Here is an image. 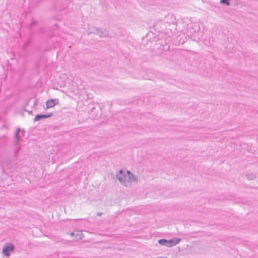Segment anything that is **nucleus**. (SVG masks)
<instances>
[{"instance_id": "nucleus-1", "label": "nucleus", "mask_w": 258, "mask_h": 258, "mask_svg": "<svg viewBox=\"0 0 258 258\" xmlns=\"http://www.w3.org/2000/svg\"><path fill=\"white\" fill-rule=\"evenodd\" d=\"M118 178L122 183L130 182L136 180V178L128 171L120 170L118 174Z\"/></svg>"}, {"instance_id": "nucleus-2", "label": "nucleus", "mask_w": 258, "mask_h": 258, "mask_svg": "<svg viewBox=\"0 0 258 258\" xmlns=\"http://www.w3.org/2000/svg\"><path fill=\"white\" fill-rule=\"evenodd\" d=\"M14 250V246L11 244H9L6 247L3 249V253L6 256L10 255L9 252H12Z\"/></svg>"}, {"instance_id": "nucleus-3", "label": "nucleus", "mask_w": 258, "mask_h": 258, "mask_svg": "<svg viewBox=\"0 0 258 258\" xmlns=\"http://www.w3.org/2000/svg\"><path fill=\"white\" fill-rule=\"evenodd\" d=\"M58 103V100L50 99L48 100L46 102V108H52L56 104H57Z\"/></svg>"}, {"instance_id": "nucleus-4", "label": "nucleus", "mask_w": 258, "mask_h": 258, "mask_svg": "<svg viewBox=\"0 0 258 258\" xmlns=\"http://www.w3.org/2000/svg\"><path fill=\"white\" fill-rule=\"evenodd\" d=\"M71 235L74 237V239L75 240H80V239H81L83 238V234H82V232L78 231H75L74 232L72 233L71 234Z\"/></svg>"}, {"instance_id": "nucleus-5", "label": "nucleus", "mask_w": 258, "mask_h": 258, "mask_svg": "<svg viewBox=\"0 0 258 258\" xmlns=\"http://www.w3.org/2000/svg\"><path fill=\"white\" fill-rule=\"evenodd\" d=\"M180 239L176 240H166V246L167 247H172L173 246L176 245L180 242Z\"/></svg>"}, {"instance_id": "nucleus-6", "label": "nucleus", "mask_w": 258, "mask_h": 258, "mask_svg": "<svg viewBox=\"0 0 258 258\" xmlns=\"http://www.w3.org/2000/svg\"><path fill=\"white\" fill-rule=\"evenodd\" d=\"M53 115V113H50L47 115H37L35 117L34 120L35 121H38L42 118H46L51 117Z\"/></svg>"}, {"instance_id": "nucleus-7", "label": "nucleus", "mask_w": 258, "mask_h": 258, "mask_svg": "<svg viewBox=\"0 0 258 258\" xmlns=\"http://www.w3.org/2000/svg\"><path fill=\"white\" fill-rule=\"evenodd\" d=\"M159 244L161 245H166V240L165 239H161L159 241Z\"/></svg>"}, {"instance_id": "nucleus-8", "label": "nucleus", "mask_w": 258, "mask_h": 258, "mask_svg": "<svg viewBox=\"0 0 258 258\" xmlns=\"http://www.w3.org/2000/svg\"><path fill=\"white\" fill-rule=\"evenodd\" d=\"M221 3L223 4H226L227 5H229L228 0H221Z\"/></svg>"}]
</instances>
